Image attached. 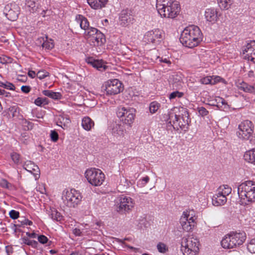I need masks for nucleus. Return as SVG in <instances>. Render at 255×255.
Instances as JSON below:
<instances>
[{"instance_id": "nucleus-1", "label": "nucleus", "mask_w": 255, "mask_h": 255, "mask_svg": "<svg viewBox=\"0 0 255 255\" xmlns=\"http://www.w3.org/2000/svg\"><path fill=\"white\" fill-rule=\"evenodd\" d=\"M179 40L184 46L193 48L202 40V34L197 26L189 25L182 31Z\"/></svg>"}, {"instance_id": "nucleus-2", "label": "nucleus", "mask_w": 255, "mask_h": 255, "mask_svg": "<svg viewBox=\"0 0 255 255\" xmlns=\"http://www.w3.org/2000/svg\"><path fill=\"white\" fill-rule=\"evenodd\" d=\"M156 8L161 17L173 18L180 10L178 1L175 0H156Z\"/></svg>"}, {"instance_id": "nucleus-3", "label": "nucleus", "mask_w": 255, "mask_h": 255, "mask_svg": "<svg viewBox=\"0 0 255 255\" xmlns=\"http://www.w3.org/2000/svg\"><path fill=\"white\" fill-rule=\"evenodd\" d=\"M238 193L245 204L247 202H255V181L248 180L240 184L238 187Z\"/></svg>"}, {"instance_id": "nucleus-4", "label": "nucleus", "mask_w": 255, "mask_h": 255, "mask_svg": "<svg viewBox=\"0 0 255 255\" xmlns=\"http://www.w3.org/2000/svg\"><path fill=\"white\" fill-rule=\"evenodd\" d=\"M246 239V234L244 232H232L227 235L221 243L224 249H233L242 245Z\"/></svg>"}, {"instance_id": "nucleus-5", "label": "nucleus", "mask_w": 255, "mask_h": 255, "mask_svg": "<svg viewBox=\"0 0 255 255\" xmlns=\"http://www.w3.org/2000/svg\"><path fill=\"white\" fill-rule=\"evenodd\" d=\"M199 241L192 235L183 237L181 242V251L184 255H196L199 251Z\"/></svg>"}, {"instance_id": "nucleus-6", "label": "nucleus", "mask_w": 255, "mask_h": 255, "mask_svg": "<svg viewBox=\"0 0 255 255\" xmlns=\"http://www.w3.org/2000/svg\"><path fill=\"white\" fill-rule=\"evenodd\" d=\"M85 174L89 183L95 186L102 185L105 178V174L102 171L95 168L88 169Z\"/></svg>"}, {"instance_id": "nucleus-7", "label": "nucleus", "mask_w": 255, "mask_h": 255, "mask_svg": "<svg viewBox=\"0 0 255 255\" xmlns=\"http://www.w3.org/2000/svg\"><path fill=\"white\" fill-rule=\"evenodd\" d=\"M196 217L194 211L183 212L180 219V223L183 230L186 232L191 231L196 226Z\"/></svg>"}, {"instance_id": "nucleus-8", "label": "nucleus", "mask_w": 255, "mask_h": 255, "mask_svg": "<svg viewBox=\"0 0 255 255\" xmlns=\"http://www.w3.org/2000/svg\"><path fill=\"white\" fill-rule=\"evenodd\" d=\"M82 197L81 193L75 189L63 192L62 197L64 204L69 207H75L81 201Z\"/></svg>"}, {"instance_id": "nucleus-9", "label": "nucleus", "mask_w": 255, "mask_h": 255, "mask_svg": "<svg viewBox=\"0 0 255 255\" xmlns=\"http://www.w3.org/2000/svg\"><path fill=\"white\" fill-rule=\"evenodd\" d=\"M238 136L241 139H249L253 136L254 126L253 123L249 120L242 122L238 127Z\"/></svg>"}, {"instance_id": "nucleus-10", "label": "nucleus", "mask_w": 255, "mask_h": 255, "mask_svg": "<svg viewBox=\"0 0 255 255\" xmlns=\"http://www.w3.org/2000/svg\"><path fill=\"white\" fill-rule=\"evenodd\" d=\"M133 206V201L129 197L122 195L117 199V210L119 213H125L126 212H128Z\"/></svg>"}, {"instance_id": "nucleus-11", "label": "nucleus", "mask_w": 255, "mask_h": 255, "mask_svg": "<svg viewBox=\"0 0 255 255\" xmlns=\"http://www.w3.org/2000/svg\"><path fill=\"white\" fill-rule=\"evenodd\" d=\"M135 110L133 109L119 108L117 111V116L124 124L130 126L135 117Z\"/></svg>"}, {"instance_id": "nucleus-12", "label": "nucleus", "mask_w": 255, "mask_h": 255, "mask_svg": "<svg viewBox=\"0 0 255 255\" xmlns=\"http://www.w3.org/2000/svg\"><path fill=\"white\" fill-rule=\"evenodd\" d=\"M124 89L122 83L118 79L108 81L105 83V91L108 95H114L120 93Z\"/></svg>"}, {"instance_id": "nucleus-13", "label": "nucleus", "mask_w": 255, "mask_h": 255, "mask_svg": "<svg viewBox=\"0 0 255 255\" xmlns=\"http://www.w3.org/2000/svg\"><path fill=\"white\" fill-rule=\"evenodd\" d=\"M144 39L147 43L158 44L162 39V32L159 29L149 31L145 34Z\"/></svg>"}, {"instance_id": "nucleus-14", "label": "nucleus", "mask_w": 255, "mask_h": 255, "mask_svg": "<svg viewBox=\"0 0 255 255\" xmlns=\"http://www.w3.org/2000/svg\"><path fill=\"white\" fill-rule=\"evenodd\" d=\"M243 53L248 60L255 62V41L250 40L243 47Z\"/></svg>"}, {"instance_id": "nucleus-15", "label": "nucleus", "mask_w": 255, "mask_h": 255, "mask_svg": "<svg viewBox=\"0 0 255 255\" xmlns=\"http://www.w3.org/2000/svg\"><path fill=\"white\" fill-rule=\"evenodd\" d=\"M119 19L121 25L123 26H128L134 21L132 12L128 9H124L121 12Z\"/></svg>"}, {"instance_id": "nucleus-16", "label": "nucleus", "mask_w": 255, "mask_h": 255, "mask_svg": "<svg viewBox=\"0 0 255 255\" xmlns=\"http://www.w3.org/2000/svg\"><path fill=\"white\" fill-rule=\"evenodd\" d=\"M85 35L89 38L91 37L92 40H95L97 44L100 42L103 43L104 35L97 28L91 27L88 28L85 32Z\"/></svg>"}, {"instance_id": "nucleus-17", "label": "nucleus", "mask_w": 255, "mask_h": 255, "mask_svg": "<svg viewBox=\"0 0 255 255\" xmlns=\"http://www.w3.org/2000/svg\"><path fill=\"white\" fill-rule=\"evenodd\" d=\"M185 116L187 118L186 120L183 117H182L181 121L179 116L173 114L170 116L169 119H171L174 117V120L173 121V125L175 126H179L181 129L186 131L188 129L189 121L188 116H186V115H185Z\"/></svg>"}, {"instance_id": "nucleus-18", "label": "nucleus", "mask_w": 255, "mask_h": 255, "mask_svg": "<svg viewBox=\"0 0 255 255\" xmlns=\"http://www.w3.org/2000/svg\"><path fill=\"white\" fill-rule=\"evenodd\" d=\"M23 167L27 171L33 173L35 179L39 177L40 170L37 165L31 161H27L23 164Z\"/></svg>"}, {"instance_id": "nucleus-19", "label": "nucleus", "mask_w": 255, "mask_h": 255, "mask_svg": "<svg viewBox=\"0 0 255 255\" xmlns=\"http://www.w3.org/2000/svg\"><path fill=\"white\" fill-rule=\"evenodd\" d=\"M55 121L57 125L63 129L68 128L71 123L69 117L65 115H59L57 116L55 118Z\"/></svg>"}, {"instance_id": "nucleus-20", "label": "nucleus", "mask_w": 255, "mask_h": 255, "mask_svg": "<svg viewBox=\"0 0 255 255\" xmlns=\"http://www.w3.org/2000/svg\"><path fill=\"white\" fill-rule=\"evenodd\" d=\"M86 61L88 64L99 71H102L105 70L107 67L106 65H104L102 60L95 59L93 57H89L86 60Z\"/></svg>"}, {"instance_id": "nucleus-21", "label": "nucleus", "mask_w": 255, "mask_h": 255, "mask_svg": "<svg viewBox=\"0 0 255 255\" xmlns=\"http://www.w3.org/2000/svg\"><path fill=\"white\" fill-rule=\"evenodd\" d=\"M227 200L226 197L218 192L212 198V204L215 206H222L226 203Z\"/></svg>"}, {"instance_id": "nucleus-22", "label": "nucleus", "mask_w": 255, "mask_h": 255, "mask_svg": "<svg viewBox=\"0 0 255 255\" xmlns=\"http://www.w3.org/2000/svg\"><path fill=\"white\" fill-rule=\"evenodd\" d=\"M88 3L94 9H101L105 7L108 0H87Z\"/></svg>"}, {"instance_id": "nucleus-23", "label": "nucleus", "mask_w": 255, "mask_h": 255, "mask_svg": "<svg viewBox=\"0 0 255 255\" xmlns=\"http://www.w3.org/2000/svg\"><path fill=\"white\" fill-rule=\"evenodd\" d=\"M244 158L246 161L255 165V148L246 151L244 153Z\"/></svg>"}, {"instance_id": "nucleus-24", "label": "nucleus", "mask_w": 255, "mask_h": 255, "mask_svg": "<svg viewBox=\"0 0 255 255\" xmlns=\"http://www.w3.org/2000/svg\"><path fill=\"white\" fill-rule=\"evenodd\" d=\"M76 20L80 27L84 29L85 31L89 28V23L87 19L82 15H78L76 16Z\"/></svg>"}, {"instance_id": "nucleus-25", "label": "nucleus", "mask_w": 255, "mask_h": 255, "mask_svg": "<svg viewBox=\"0 0 255 255\" xmlns=\"http://www.w3.org/2000/svg\"><path fill=\"white\" fill-rule=\"evenodd\" d=\"M89 225H86L85 228H75L73 230V233L76 236L78 237L84 236L90 234L88 229H89Z\"/></svg>"}, {"instance_id": "nucleus-26", "label": "nucleus", "mask_w": 255, "mask_h": 255, "mask_svg": "<svg viewBox=\"0 0 255 255\" xmlns=\"http://www.w3.org/2000/svg\"><path fill=\"white\" fill-rule=\"evenodd\" d=\"M218 83L227 84V81L222 77L217 75L208 76V84L215 85Z\"/></svg>"}, {"instance_id": "nucleus-27", "label": "nucleus", "mask_w": 255, "mask_h": 255, "mask_svg": "<svg viewBox=\"0 0 255 255\" xmlns=\"http://www.w3.org/2000/svg\"><path fill=\"white\" fill-rule=\"evenodd\" d=\"M218 18V11L216 9L210 8L208 9V22L212 24L215 23Z\"/></svg>"}, {"instance_id": "nucleus-28", "label": "nucleus", "mask_w": 255, "mask_h": 255, "mask_svg": "<svg viewBox=\"0 0 255 255\" xmlns=\"http://www.w3.org/2000/svg\"><path fill=\"white\" fill-rule=\"evenodd\" d=\"M94 125V122L89 117H84L82 121V126L86 130H90Z\"/></svg>"}, {"instance_id": "nucleus-29", "label": "nucleus", "mask_w": 255, "mask_h": 255, "mask_svg": "<svg viewBox=\"0 0 255 255\" xmlns=\"http://www.w3.org/2000/svg\"><path fill=\"white\" fill-rule=\"evenodd\" d=\"M44 95L47 96L54 100H59L62 97V95L59 92H54L50 90H44L42 91Z\"/></svg>"}, {"instance_id": "nucleus-30", "label": "nucleus", "mask_w": 255, "mask_h": 255, "mask_svg": "<svg viewBox=\"0 0 255 255\" xmlns=\"http://www.w3.org/2000/svg\"><path fill=\"white\" fill-rule=\"evenodd\" d=\"M240 89L245 92L255 94V84L254 85H250L246 83L241 84Z\"/></svg>"}, {"instance_id": "nucleus-31", "label": "nucleus", "mask_w": 255, "mask_h": 255, "mask_svg": "<svg viewBox=\"0 0 255 255\" xmlns=\"http://www.w3.org/2000/svg\"><path fill=\"white\" fill-rule=\"evenodd\" d=\"M218 3L222 9H228L233 3V0H218Z\"/></svg>"}, {"instance_id": "nucleus-32", "label": "nucleus", "mask_w": 255, "mask_h": 255, "mask_svg": "<svg viewBox=\"0 0 255 255\" xmlns=\"http://www.w3.org/2000/svg\"><path fill=\"white\" fill-rule=\"evenodd\" d=\"M231 191L232 188L230 187L228 185H223L220 187L218 192L227 197V196L229 195L231 193Z\"/></svg>"}, {"instance_id": "nucleus-33", "label": "nucleus", "mask_w": 255, "mask_h": 255, "mask_svg": "<svg viewBox=\"0 0 255 255\" xmlns=\"http://www.w3.org/2000/svg\"><path fill=\"white\" fill-rule=\"evenodd\" d=\"M50 216L51 218V219L57 222L61 221V220H63V217L61 215V213L54 209L51 210Z\"/></svg>"}, {"instance_id": "nucleus-34", "label": "nucleus", "mask_w": 255, "mask_h": 255, "mask_svg": "<svg viewBox=\"0 0 255 255\" xmlns=\"http://www.w3.org/2000/svg\"><path fill=\"white\" fill-rule=\"evenodd\" d=\"M25 5L30 8L29 11L32 12L36 11L38 8V5L34 0H26Z\"/></svg>"}, {"instance_id": "nucleus-35", "label": "nucleus", "mask_w": 255, "mask_h": 255, "mask_svg": "<svg viewBox=\"0 0 255 255\" xmlns=\"http://www.w3.org/2000/svg\"><path fill=\"white\" fill-rule=\"evenodd\" d=\"M18 11H14V10L10 9L8 10V12L6 14V15L8 19L11 21H14L16 20L18 17Z\"/></svg>"}, {"instance_id": "nucleus-36", "label": "nucleus", "mask_w": 255, "mask_h": 255, "mask_svg": "<svg viewBox=\"0 0 255 255\" xmlns=\"http://www.w3.org/2000/svg\"><path fill=\"white\" fill-rule=\"evenodd\" d=\"M22 243L27 245L28 246H30L33 248H36L38 245V242L34 240H30L26 237H23L21 239Z\"/></svg>"}, {"instance_id": "nucleus-37", "label": "nucleus", "mask_w": 255, "mask_h": 255, "mask_svg": "<svg viewBox=\"0 0 255 255\" xmlns=\"http://www.w3.org/2000/svg\"><path fill=\"white\" fill-rule=\"evenodd\" d=\"M22 125L24 130H29L33 128L34 124L26 119H23Z\"/></svg>"}, {"instance_id": "nucleus-38", "label": "nucleus", "mask_w": 255, "mask_h": 255, "mask_svg": "<svg viewBox=\"0 0 255 255\" xmlns=\"http://www.w3.org/2000/svg\"><path fill=\"white\" fill-rule=\"evenodd\" d=\"M34 104L38 106L41 107L42 106L47 105L48 104V100L46 98L38 97L35 100Z\"/></svg>"}, {"instance_id": "nucleus-39", "label": "nucleus", "mask_w": 255, "mask_h": 255, "mask_svg": "<svg viewBox=\"0 0 255 255\" xmlns=\"http://www.w3.org/2000/svg\"><path fill=\"white\" fill-rule=\"evenodd\" d=\"M247 249L251 253L255 254V237L248 242Z\"/></svg>"}, {"instance_id": "nucleus-40", "label": "nucleus", "mask_w": 255, "mask_h": 255, "mask_svg": "<svg viewBox=\"0 0 255 255\" xmlns=\"http://www.w3.org/2000/svg\"><path fill=\"white\" fill-rule=\"evenodd\" d=\"M45 40L43 39L44 42H43L42 45V47L48 50L52 49L54 47V44L53 43V42H51L52 41V39H50V41H48V38L47 36H45Z\"/></svg>"}, {"instance_id": "nucleus-41", "label": "nucleus", "mask_w": 255, "mask_h": 255, "mask_svg": "<svg viewBox=\"0 0 255 255\" xmlns=\"http://www.w3.org/2000/svg\"><path fill=\"white\" fill-rule=\"evenodd\" d=\"M18 222H19L20 224H14V227H21L23 225H32V222L29 220L27 219H25L24 218H21L20 220H18Z\"/></svg>"}, {"instance_id": "nucleus-42", "label": "nucleus", "mask_w": 255, "mask_h": 255, "mask_svg": "<svg viewBox=\"0 0 255 255\" xmlns=\"http://www.w3.org/2000/svg\"><path fill=\"white\" fill-rule=\"evenodd\" d=\"M160 107V104L156 101L151 102L149 105V111L151 114L156 113Z\"/></svg>"}, {"instance_id": "nucleus-43", "label": "nucleus", "mask_w": 255, "mask_h": 255, "mask_svg": "<svg viewBox=\"0 0 255 255\" xmlns=\"http://www.w3.org/2000/svg\"><path fill=\"white\" fill-rule=\"evenodd\" d=\"M116 241L119 243V244H121L123 246H125V247H127L128 248L133 250L135 253L139 252V249L134 248L133 247L130 246L128 244H127L126 243L124 242L123 240H122L120 239L119 238H116L115 239Z\"/></svg>"}, {"instance_id": "nucleus-44", "label": "nucleus", "mask_w": 255, "mask_h": 255, "mask_svg": "<svg viewBox=\"0 0 255 255\" xmlns=\"http://www.w3.org/2000/svg\"><path fill=\"white\" fill-rule=\"evenodd\" d=\"M11 158L14 163L17 165H18L21 163V161L20 160V155L16 152H12L10 154Z\"/></svg>"}, {"instance_id": "nucleus-45", "label": "nucleus", "mask_w": 255, "mask_h": 255, "mask_svg": "<svg viewBox=\"0 0 255 255\" xmlns=\"http://www.w3.org/2000/svg\"><path fill=\"white\" fill-rule=\"evenodd\" d=\"M0 87H3L4 88L10 90H14L15 86L11 83L6 81L5 82H3L0 81Z\"/></svg>"}, {"instance_id": "nucleus-46", "label": "nucleus", "mask_w": 255, "mask_h": 255, "mask_svg": "<svg viewBox=\"0 0 255 255\" xmlns=\"http://www.w3.org/2000/svg\"><path fill=\"white\" fill-rule=\"evenodd\" d=\"M149 181V177L147 176L142 178L139 179L137 182V185L138 187L141 188L144 187Z\"/></svg>"}, {"instance_id": "nucleus-47", "label": "nucleus", "mask_w": 255, "mask_h": 255, "mask_svg": "<svg viewBox=\"0 0 255 255\" xmlns=\"http://www.w3.org/2000/svg\"><path fill=\"white\" fill-rule=\"evenodd\" d=\"M0 186L3 188L7 189H11L12 187V184L4 179H2L0 181Z\"/></svg>"}, {"instance_id": "nucleus-48", "label": "nucleus", "mask_w": 255, "mask_h": 255, "mask_svg": "<svg viewBox=\"0 0 255 255\" xmlns=\"http://www.w3.org/2000/svg\"><path fill=\"white\" fill-rule=\"evenodd\" d=\"M49 75V73L45 70H40L39 71L36 76L40 80L43 79Z\"/></svg>"}, {"instance_id": "nucleus-49", "label": "nucleus", "mask_w": 255, "mask_h": 255, "mask_svg": "<svg viewBox=\"0 0 255 255\" xmlns=\"http://www.w3.org/2000/svg\"><path fill=\"white\" fill-rule=\"evenodd\" d=\"M183 93L182 92H180L179 91H175L171 93L169 95V98L170 100L174 99L175 98H181L183 96Z\"/></svg>"}, {"instance_id": "nucleus-50", "label": "nucleus", "mask_w": 255, "mask_h": 255, "mask_svg": "<svg viewBox=\"0 0 255 255\" xmlns=\"http://www.w3.org/2000/svg\"><path fill=\"white\" fill-rule=\"evenodd\" d=\"M19 109V108L17 106H13L8 109V112L12 114V117L13 118L17 116L16 113Z\"/></svg>"}, {"instance_id": "nucleus-51", "label": "nucleus", "mask_w": 255, "mask_h": 255, "mask_svg": "<svg viewBox=\"0 0 255 255\" xmlns=\"http://www.w3.org/2000/svg\"><path fill=\"white\" fill-rule=\"evenodd\" d=\"M157 248L158 252L161 253H164L167 250L166 247V245L162 243H159L157 244Z\"/></svg>"}, {"instance_id": "nucleus-52", "label": "nucleus", "mask_w": 255, "mask_h": 255, "mask_svg": "<svg viewBox=\"0 0 255 255\" xmlns=\"http://www.w3.org/2000/svg\"><path fill=\"white\" fill-rule=\"evenodd\" d=\"M50 138L51 140L53 142L57 141L59 138L57 132L55 130H51L50 132Z\"/></svg>"}, {"instance_id": "nucleus-53", "label": "nucleus", "mask_w": 255, "mask_h": 255, "mask_svg": "<svg viewBox=\"0 0 255 255\" xmlns=\"http://www.w3.org/2000/svg\"><path fill=\"white\" fill-rule=\"evenodd\" d=\"M9 215L11 219L14 220L17 219L19 217V213L16 210H12L9 212Z\"/></svg>"}, {"instance_id": "nucleus-54", "label": "nucleus", "mask_w": 255, "mask_h": 255, "mask_svg": "<svg viewBox=\"0 0 255 255\" xmlns=\"http://www.w3.org/2000/svg\"><path fill=\"white\" fill-rule=\"evenodd\" d=\"M37 239L38 242L42 244L47 243L48 241V239L45 236L43 235L38 236Z\"/></svg>"}, {"instance_id": "nucleus-55", "label": "nucleus", "mask_w": 255, "mask_h": 255, "mask_svg": "<svg viewBox=\"0 0 255 255\" xmlns=\"http://www.w3.org/2000/svg\"><path fill=\"white\" fill-rule=\"evenodd\" d=\"M199 114L202 117L207 115V111L206 108L203 107H199L197 108Z\"/></svg>"}, {"instance_id": "nucleus-56", "label": "nucleus", "mask_w": 255, "mask_h": 255, "mask_svg": "<svg viewBox=\"0 0 255 255\" xmlns=\"http://www.w3.org/2000/svg\"><path fill=\"white\" fill-rule=\"evenodd\" d=\"M11 62V58L9 57H0V63L2 64H6Z\"/></svg>"}, {"instance_id": "nucleus-57", "label": "nucleus", "mask_w": 255, "mask_h": 255, "mask_svg": "<svg viewBox=\"0 0 255 255\" xmlns=\"http://www.w3.org/2000/svg\"><path fill=\"white\" fill-rule=\"evenodd\" d=\"M31 90V87L29 86H22L21 87V90L24 93H28Z\"/></svg>"}, {"instance_id": "nucleus-58", "label": "nucleus", "mask_w": 255, "mask_h": 255, "mask_svg": "<svg viewBox=\"0 0 255 255\" xmlns=\"http://www.w3.org/2000/svg\"><path fill=\"white\" fill-rule=\"evenodd\" d=\"M156 60H159L160 62H163L168 64H170L171 62L166 58L163 59L162 57H160L159 56H157Z\"/></svg>"}, {"instance_id": "nucleus-59", "label": "nucleus", "mask_w": 255, "mask_h": 255, "mask_svg": "<svg viewBox=\"0 0 255 255\" xmlns=\"http://www.w3.org/2000/svg\"><path fill=\"white\" fill-rule=\"evenodd\" d=\"M26 235L29 238H35L37 236V234L35 233H30L29 232H26Z\"/></svg>"}, {"instance_id": "nucleus-60", "label": "nucleus", "mask_w": 255, "mask_h": 255, "mask_svg": "<svg viewBox=\"0 0 255 255\" xmlns=\"http://www.w3.org/2000/svg\"><path fill=\"white\" fill-rule=\"evenodd\" d=\"M28 75L31 78H34L36 76V74L34 71L30 70L28 72Z\"/></svg>"}, {"instance_id": "nucleus-61", "label": "nucleus", "mask_w": 255, "mask_h": 255, "mask_svg": "<svg viewBox=\"0 0 255 255\" xmlns=\"http://www.w3.org/2000/svg\"><path fill=\"white\" fill-rule=\"evenodd\" d=\"M200 82L203 84H207V79L206 77H204L200 79Z\"/></svg>"}, {"instance_id": "nucleus-62", "label": "nucleus", "mask_w": 255, "mask_h": 255, "mask_svg": "<svg viewBox=\"0 0 255 255\" xmlns=\"http://www.w3.org/2000/svg\"><path fill=\"white\" fill-rule=\"evenodd\" d=\"M248 76L251 78L254 77L255 76L254 72L253 71H249L248 73Z\"/></svg>"}, {"instance_id": "nucleus-63", "label": "nucleus", "mask_w": 255, "mask_h": 255, "mask_svg": "<svg viewBox=\"0 0 255 255\" xmlns=\"http://www.w3.org/2000/svg\"><path fill=\"white\" fill-rule=\"evenodd\" d=\"M5 94H9V93L6 92L4 90L0 89V95H4L5 96Z\"/></svg>"}, {"instance_id": "nucleus-64", "label": "nucleus", "mask_w": 255, "mask_h": 255, "mask_svg": "<svg viewBox=\"0 0 255 255\" xmlns=\"http://www.w3.org/2000/svg\"><path fill=\"white\" fill-rule=\"evenodd\" d=\"M5 94H9V93L6 92L4 90L0 89V95H4L5 96Z\"/></svg>"}]
</instances>
